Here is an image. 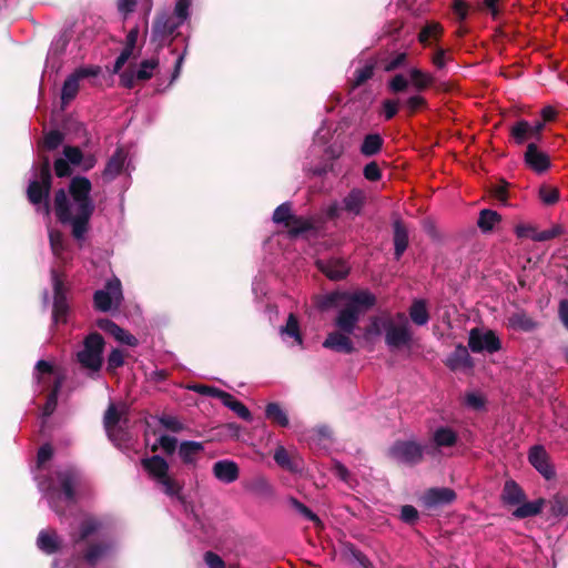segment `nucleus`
Here are the masks:
<instances>
[{
  "mask_svg": "<svg viewBox=\"0 0 568 568\" xmlns=\"http://www.w3.org/2000/svg\"><path fill=\"white\" fill-rule=\"evenodd\" d=\"M64 140V134L59 130H51L45 134L43 140V148L53 151L58 149Z\"/></svg>",
  "mask_w": 568,
  "mask_h": 568,
  "instance_id": "obj_56",
  "label": "nucleus"
},
{
  "mask_svg": "<svg viewBox=\"0 0 568 568\" xmlns=\"http://www.w3.org/2000/svg\"><path fill=\"white\" fill-rule=\"evenodd\" d=\"M69 313V304L65 298L53 300L52 318L55 324L67 323V316Z\"/></svg>",
  "mask_w": 568,
  "mask_h": 568,
  "instance_id": "obj_47",
  "label": "nucleus"
},
{
  "mask_svg": "<svg viewBox=\"0 0 568 568\" xmlns=\"http://www.w3.org/2000/svg\"><path fill=\"white\" fill-rule=\"evenodd\" d=\"M250 490L255 493V494H258V495H262V496H270L273 494V487L272 485L270 484V481L263 477V476H258V477H255L251 484H250Z\"/></svg>",
  "mask_w": 568,
  "mask_h": 568,
  "instance_id": "obj_52",
  "label": "nucleus"
},
{
  "mask_svg": "<svg viewBox=\"0 0 568 568\" xmlns=\"http://www.w3.org/2000/svg\"><path fill=\"white\" fill-rule=\"evenodd\" d=\"M387 456L400 464L415 466L424 459V447L414 440H396L387 450Z\"/></svg>",
  "mask_w": 568,
  "mask_h": 568,
  "instance_id": "obj_11",
  "label": "nucleus"
},
{
  "mask_svg": "<svg viewBox=\"0 0 568 568\" xmlns=\"http://www.w3.org/2000/svg\"><path fill=\"white\" fill-rule=\"evenodd\" d=\"M280 333L292 337L298 345L303 344V336L300 331V323L295 314L291 313L287 317L286 324L281 326Z\"/></svg>",
  "mask_w": 568,
  "mask_h": 568,
  "instance_id": "obj_42",
  "label": "nucleus"
},
{
  "mask_svg": "<svg viewBox=\"0 0 568 568\" xmlns=\"http://www.w3.org/2000/svg\"><path fill=\"white\" fill-rule=\"evenodd\" d=\"M437 447H452L457 442V434L449 427H439L433 434Z\"/></svg>",
  "mask_w": 568,
  "mask_h": 568,
  "instance_id": "obj_41",
  "label": "nucleus"
},
{
  "mask_svg": "<svg viewBox=\"0 0 568 568\" xmlns=\"http://www.w3.org/2000/svg\"><path fill=\"white\" fill-rule=\"evenodd\" d=\"M49 242L52 253L57 256L61 255L64 251L63 234L58 230H51L49 232Z\"/></svg>",
  "mask_w": 568,
  "mask_h": 568,
  "instance_id": "obj_59",
  "label": "nucleus"
},
{
  "mask_svg": "<svg viewBox=\"0 0 568 568\" xmlns=\"http://www.w3.org/2000/svg\"><path fill=\"white\" fill-rule=\"evenodd\" d=\"M158 445L162 448L165 455L171 456L178 447V439L169 435H162L158 439Z\"/></svg>",
  "mask_w": 568,
  "mask_h": 568,
  "instance_id": "obj_64",
  "label": "nucleus"
},
{
  "mask_svg": "<svg viewBox=\"0 0 568 568\" xmlns=\"http://www.w3.org/2000/svg\"><path fill=\"white\" fill-rule=\"evenodd\" d=\"M115 73H111V77H113ZM119 74V82L122 87L132 89L138 84H142L146 81H149L154 73H118ZM113 82V79L110 78L106 85H110Z\"/></svg>",
  "mask_w": 568,
  "mask_h": 568,
  "instance_id": "obj_37",
  "label": "nucleus"
},
{
  "mask_svg": "<svg viewBox=\"0 0 568 568\" xmlns=\"http://www.w3.org/2000/svg\"><path fill=\"white\" fill-rule=\"evenodd\" d=\"M212 471L215 478L225 484L234 483L240 477V468L237 464L229 459L214 463Z\"/></svg>",
  "mask_w": 568,
  "mask_h": 568,
  "instance_id": "obj_23",
  "label": "nucleus"
},
{
  "mask_svg": "<svg viewBox=\"0 0 568 568\" xmlns=\"http://www.w3.org/2000/svg\"><path fill=\"white\" fill-rule=\"evenodd\" d=\"M141 465L156 487L168 497L186 503L183 495L184 481L170 473L169 463L160 455L142 458Z\"/></svg>",
  "mask_w": 568,
  "mask_h": 568,
  "instance_id": "obj_4",
  "label": "nucleus"
},
{
  "mask_svg": "<svg viewBox=\"0 0 568 568\" xmlns=\"http://www.w3.org/2000/svg\"><path fill=\"white\" fill-rule=\"evenodd\" d=\"M203 450L202 443L185 440L180 444L178 454L185 465H194Z\"/></svg>",
  "mask_w": 568,
  "mask_h": 568,
  "instance_id": "obj_33",
  "label": "nucleus"
},
{
  "mask_svg": "<svg viewBox=\"0 0 568 568\" xmlns=\"http://www.w3.org/2000/svg\"><path fill=\"white\" fill-rule=\"evenodd\" d=\"M126 158L128 152L122 146L115 149L114 153L106 161L105 168L101 173V178L104 182H112L122 173Z\"/></svg>",
  "mask_w": 568,
  "mask_h": 568,
  "instance_id": "obj_19",
  "label": "nucleus"
},
{
  "mask_svg": "<svg viewBox=\"0 0 568 568\" xmlns=\"http://www.w3.org/2000/svg\"><path fill=\"white\" fill-rule=\"evenodd\" d=\"M468 347L473 353L486 351L493 354L497 352V335L494 331L483 332L478 327L471 328L468 337Z\"/></svg>",
  "mask_w": 568,
  "mask_h": 568,
  "instance_id": "obj_14",
  "label": "nucleus"
},
{
  "mask_svg": "<svg viewBox=\"0 0 568 568\" xmlns=\"http://www.w3.org/2000/svg\"><path fill=\"white\" fill-rule=\"evenodd\" d=\"M383 142V138L378 133L367 134L361 145V153L365 156H373L381 152Z\"/></svg>",
  "mask_w": 568,
  "mask_h": 568,
  "instance_id": "obj_40",
  "label": "nucleus"
},
{
  "mask_svg": "<svg viewBox=\"0 0 568 568\" xmlns=\"http://www.w3.org/2000/svg\"><path fill=\"white\" fill-rule=\"evenodd\" d=\"M51 280L53 286V300L65 298L67 287L64 285L63 275L55 268L51 270Z\"/></svg>",
  "mask_w": 568,
  "mask_h": 568,
  "instance_id": "obj_51",
  "label": "nucleus"
},
{
  "mask_svg": "<svg viewBox=\"0 0 568 568\" xmlns=\"http://www.w3.org/2000/svg\"><path fill=\"white\" fill-rule=\"evenodd\" d=\"M286 229L288 230V235L291 237H297L303 233L314 230L315 227L311 220L294 215Z\"/></svg>",
  "mask_w": 568,
  "mask_h": 568,
  "instance_id": "obj_44",
  "label": "nucleus"
},
{
  "mask_svg": "<svg viewBox=\"0 0 568 568\" xmlns=\"http://www.w3.org/2000/svg\"><path fill=\"white\" fill-rule=\"evenodd\" d=\"M122 301V285L116 277L108 281L103 290H98L93 294L94 308L100 312H109L113 306L118 308Z\"/></svg>",
  "mask_w": 568,
  "mask_h": 568,
  "instance_id": "obj_13",
  "label": "nucleus"
},
{
  "mask_svg": "<svg viewBox=\"0 0 568 568\" xmlns=\"http://www.w3.org/2000/svg\"><path fill=\"white\" fill-rule=\"evenodd\" d=\"M111 73H71L63 83L61 90L62 105L69 104L79 92L80 80H88L91 85L108 84Z\"/></svg>",
  "mask_w": 568,
  "mask_h": 568,
  "instance_id": "obj_12",
  "label": "nucleus"
},
{
  "mask_svg": "<svg viewBox=\"0 0 568 568\" xmlns=\"http://www.w3.org/2000/svg\"><path fill=\"white\" fill-rule=\"evenodd\" d=\"M408 315L415 325H426L430 318L427 302L423 298L414 300L408 308Z\"/></svg>",
  "mask_w": 568,
  "mask_h": 568,
  "instance_id": "obj_34",
  "label": "nucleus"
},
{
  "mask_svg": "<svg viewBox=\"0 0 568 568\" xmlns=\"http://www.w3.org/2000/svg\"><path fill=\"white\" fill-rule=\"evenodd\" d=\"M528 460L531 466L546 479L555 477V468L550 463V457L547 450L541 445L530 447L528 452Z\"/></svg>",
  "mask_w": 568,
  "mask_h": 568,
  "instance_id": "obj_15",
  "label": "nucleus"
},
{
  "mask_svg": "<svg viewBox=\"0 0 568 568\" xmlns=\"http://www.w3.org/2000/svg\"><path fill=\"white\" fill-rule=\"evenodd\" d=\"M497 224V211L490 209H484L479 212V217L477 220V226L481 231V233L487 234L494 231L495 225Z\"/></svg>",
  "mask_w": 568,
  "mask_h": 568,
  "instance_id": "obj_43",
  "label": "nucleus"
},
{
  "mask_svg": "<svg viewBox=\"0 0 568 568\" xmlns=\"http://www.w3.org/2000/svg\"><path fill=\"white\" fill-rule=\"evenodd\" d=\"M363 175L367 181L377 182L382 179V170L377 162L372 161L364 166Z\"/></svg>",
  "mask_w": 568,
  "mask_h": 568,
  "instance_id": "obj_62",
  "label": "nucleus"
},
{
  "mask_svg": "<svg viewBox=\"0 0 568 568\" xmlns=\"http://www.w3.org/2000/svg\"><path fill=\"white\" fill-rule=\"evenodd\" d=\"M191 0H176L172 12L159 13L153 22L152 36L159 42L168 41L190 18Z\"/></svg>",
  "mask_w": 568,
  "mask_h": 568,
  "instance_id": "obj_6",
  "label": "nucleus"
},
{
  "mask_svg": "<svg viewBox=\"0 0 568 568\" xmlns=\"http://www.w3.org/2000/svg\"><path fill=\"white\" fill-rule=\"evenodd\" d=\"M102 524L100 520L93 517L84 518L80 525L78 532L71 535V540L74 545H79L89 539L93 534H95Z\"/></svg>",
  "mask_w": 568,
  "mask_h": 568,
  "instance_id": "obj_32",
  "label": "nucleus"
},
{
  "mask_svg": "<svg viewBox=\"0 0 568 568\" xmlns=\"http://www.w3.org/2000/svg\"><path fill=\"white\" fill-rule=\"evenodd\" d=\"M453 88V82H438L433 73H396L387 82L388 92L402 97V108L406 109L408 115L427 108V100L422 92L428 89L438 93L449 92Z\"/></svg>",
  "mask_w": 568,
  "mask_h": 568,
  "instance_id": "obj_2",
  "label": "nucleus"
},
{
  "mask_svg": "<svg viewBox=\"0 0 568 568\" xmlns=\"http://www.w3.org/2000/svg\"><path fill=\"white\" fill-rule=\"evenodd\" d=\"M36 378L38 384L42 386V389L50 388L42 410L43 416L49 417L57 408L58 397L65 376L62 373H55L53 365L49 362L40 359L36 364Z\"/></svg>",
  "mask_w": 568,
  "mask_h": 568,
  "instance_id": "obj_7",
  "label": "nucleus"
},
{
  "mask_svg": "<svg viewBox=\"0 0 568 568\" xmlns=\"http://www.w3.org/2000/svg\"><path fill=\"white\" fill-rule=\"evenodd\" d=\"M349 335L351 334L344 333L341 329L328 333L323 342V347L342 354H352L355 352V347Z\"/></svg>",
  "mask_w": 568,
  "mask_h": 568,
  "instance_id": "obj_21",
  "label": "nucleus"
},
{
  "mask_svg": "<svg viewBox=\"0 0 568 568\" xmlns=\"http://www.w3.org/2000/svg\"><path fill=\"white\" fill-rule=\"evenodd\" d=\"M365 193L361 189L351 190L343 199V209L355 215H359L365 204Z\"/></svg>",
  "mask_w": 568,
  "mask_h": 568,
  "instance_id": "obj_35",
  "label": "nucleus"
},
{
  "mask_svg": "<svg viewBox=\"0 0 568 568\" xmlns=\"http://www.w3.org/2000/svg\"><path fill=\"white\" fill-rule=\"evenodd\" d=\"M65 161L73 165H80L83 160V153L78 146L67 145L63 149Z\"/></svg>",
  "mask_w": 568,
  "mask_h": 568,
  "instance_id": "obj_60",
  "label": "nucleus"
},
{
  "mask_svg": "<svg viewBox=\"0 0 568 568\" xmlns=\"http://www.w3.org/2000/svg\"><path fill=\"white\" fill-rule=\"evenodd\" d=\"M68 41V37L64 33L58 36L52 41L47 57V68L51 69V71H59L62 67L59 63V58L64 52Z\"/></svg>",
  "mask_w": 568,
  "mask_h": 568,
  "instance_id": "obj_30",
  "label": "nucleus"
},
{
  "mask_svg": "<svg viewBox=\"0 0 568 568\" xmlns=\"http://www.w3.org/2000/svg\"><path fill=\"white\" fill-rule=\"evenodd\" d=\"M37 546L42 552L53 555L60 551L62 544L54 529H43L38 535Z\"/></svg>",
  "mask_w": 568,
  "mask_h": 568,
  "instance_id": "obj_28",
  "label": "nucleus"
},
{
  "mask_svg": "<svg viewBox=\"0 0 568 568\" xmlns=\"http://www.w3.org/2000/svg\"><path fill=\"white\" fill-rule=\"evenodd\" d=\"M544 128L545 123L542 121H536L534 123L520 121L513 128L511 134L517 143H524L529 139L539 140Z\"/></svg>",
  "mask_w": 568,
  "mask_h": 568,
  "instance_id": "obj_22",
  "label": "nucleus"
},
{
  "mask_svg": "<svg viewBox=\"0 0 568 568\" xmlns=\"http://www.w3.org/2000/svg\"><path fill=\"white\" fill-rule=\"evenodd\" d=\"M294 214L291 212V204L288 202L282 203L278 205L273 213V222L276 224H284V226H288L291 221L293 220Z\"/></svg>",
  "mask_w": 568,
  "mask_h": 568,
  "instance_id": "obj_46",
  "label": "nucleus"
},
{
  "mask_svg": "<svg viewBox=\"0 0 568 568\" xmlns=\"http://www.w3.org/2000/svg\"><path fill=\"white\" fill-rule=\"evenodd\" d=\"M341 301H344L345 305L337 313L334 325L337 329L348 334L354 333L361 315L373 308L377 303L376 296L368 290H358L353 293L335 291L323 296L320 308L334 307Z\"/></svg>",
  "mask_w": 568,
  "mask_h": 568,
  "instance_id": "obj_3",
  "label": "nucleus"
},
{
  "mask_svg": "<svg viewBox=\"0 0 568 568\" xmlns=\"http://www.w3.org/2000/svg\"><path fill=\"white\" fill-rule=\"evenodd\" d=\"M124 365V354L121 349L114 348L106 359V372L114 374L115 371Z\"/></svg>",
  "mask_w": 568,
  "mask_h": 568,
  "instance_id": "obj_53",
  "label": "nucleus"
},
{
  "mask_svg": "<svg viewBox=\"0 0 568 568\" xmlns=\"http://www.w3.org/2000/svg\"><path fill=\"white\" fill-rule=\"evenodd\" d=\"M446 367L453 372H470L474 366V359L469 355L468 348L463 344H458L455 349L444 361Z\"/></svg>",
  "mask_w": 568,
  "mask_h": 568,
  "instance_id": "obj_17",
  "label": "nucleus"
},
{
  "mask_svg": "<svg viewBox=\"0 0 568 568\" xmlns=\"http://www.w3.org/2000/svg\"><path fill=\"white\" fill-rule=\"evenodd\" d=\"M123 418V413H120L114 404H110L103 416L104 429L121 426L120 422Z\"/></svg>",
  "mask_w": 568,
  "mask_h": 568,
  "instance_id": "obj_48",
  "label": "nucleus"
},
{
  "mask_svg": "<svg viewBox=\"0 0 568 568\" xmlns=\"http://www.w3.org/2000/svg\"><path fill=\"white\" fill-rule=\"evenodd\" d=\"M509 324L515 329L531 332L537 327V323L525 313H516L509 318Z\"/></svg>",
  "mask_w": 568,
  "mask_h": 568,
  "instance_id": "obj_45",
  "label": "nucleus"
},
{
  "mask_svg": "<svg viewBox=\"0 0 568 568\" xmlns=\"http://www.w3.org/2000/svg\"><path fill=\"white\" fill-rule=\"evenodd\" d=\"M112 545L108 541L90 542L82 554L83 560L89 566H95L111 550Z\"/></svg>",
  "mask_w": 568,
  "mask_h": 568,
  "instance_id": "obj_29",
  "label": "nucleus"
},
{
  "mask_svg": "<svg viewBox=\"0 0 568 568\" xmlns=\"http://www.w3.org/2000/svg\"><path fill=\"white\" fill-rule=\"evenodd\" d=\"M105 432L109 439L118 447L129 440V434L123 426L112 427L111 429H105Z\"/></svg>",
  "mask_w": 568,
  "mask_h": 568,
  "instance_id": "obj_58",
  "label": "nucleus"
},
{
  "mask_svg": "<svg viewBox=\"0 0 568 568\" xmlns=\"http://www.w3.org/2000/svg\"><path fill=\"white\" fill-rule=\"evenodd\" d=\"M159 423L173 433H180L184 429V425L174 416L162 415Z\"/></svg>",
  "mask_w": 568,
  "mask_h": 568,
  "instance_id": "obj_63",
  "label": "nucleus"
},
{
  "mask_svg": "<svg viewBox=\"0 0 568 568\" xmlns=\"http://www.w3.org/2000/svg\"><path fill=\"white\" fill-rule=\"evenodd\" d=\"M442 28L438 23L425 26L419 33V41L425 45H430L440 33Z\"/></svg>",
  "mask_w": 568,
  "mask_h": 568,
  "instance_id": "obj_49",
  "label": "nucleus"
},
{
  "mask_svg": "<svg viewBox=\"0 0 568 568\" xmlns=\"http://www.w3.org/2000/svg\"><path fill=\"white\" fill-rule=\"evenodd\" d=\"M402 97L396 95L395 99H386L382 103L383 114L385 120H392L398 112V109L402 106Z\"/></svg>",
  "mask_w": 568,
  "mask_h": 568,
  "instance_id": "obj_54",
  "label": "nucleus"
},
{
  "mask_svg": "<svg viewBox=\"0 0 568 568\" xmlns=\"http://www.w3.org/2000/svg\"><path fill=\"white\" fill-rule=\"evenodd\" d=\"M91 191V181L77 175L69 183L71 202L64 189H59L54 193L55 216L60 223L71 225L75 240H82L90 229V220L95 210Z\"/></svg>",
  "mask_w": 568,
  "mask_h": 568,
  "instance_id": "obj_1",
  "label": "nucleus"
},
{
  "mask_svg": "<svg viewBox=\"0 0 568 568\" xmlns=\"http://www.w3.org/2000/svg\"><path fill=\"white\" fill-rule=\"evenodd\" d=\"M139 38V28L135 27L129 31L125 38L124 48L121 51L120 55L115 60L114 70H121L125 63L135 55V51L138 49L136 42Z\"/></svg>",
  "mask_w": 568,
  "mask_h": 568,
  "instance_id": "obj_26",
  "label": "nucleus"
},
{
  "mask_svg": "<svg viewBox=\"0 0 568 568\" xmlns=\"http://www.w3.org/2000/svg\"><path fill=\"white\" fill-rule=\"evenodd\" d=\"M394 257L399 261L408 247V230L405 223L397 219L393 223Z\"/></svg>",
  "mask_w": 568,
  "mask_h": 568,
  "instance_id": "obj_25",
  "label": "nucleus"
},
{
  "mask_svg": "<svg viewBox=\"0 0 568 568\" xmlns=\"http://www.w3.org/2000/svg\"><path fill=\"white\" fill-rule=\"evenodd\" d=\"M52 189V173L49 156L44 155L41 163L34 168L33 179L30 180L26 194L32 205L50 200Z\"/></svg>",
  "mask_w": 568,
  "mask_h": 568,
  "instance_id": "obj_9",
  "label": "nucleus"
},
{
  "mask_svg": "<svg viewBox=\"0 0 568 568\" xmlns=\"http://www.w3.org/2000/svg\"><path fill=\"white\" fill-rule=\"evenodd\" d=\"M396 318L400 323L396 324L390 316H386L383 322L385 343L392 349L408 347L413 342V333L406 315L397 313Z\"/></svg>",
  "mask_w": 568,
  "mask_h": 568,
  "instance_id": "obj_10",
  "label": "nucleus"
},
{
  "mask_svg": "<svg viewBox=\"0 0 568 568\" xmlns=\"http://www.w3.org/2000/svg\"><path fill=\"white\" fill-rule=\"evenodd\" d=\"M290 503L294 507V509H296L305 518L314 523L316 526H322L320 517L315 513H313L306 505H304L294 497L290 499Z\"/></svg>",
  "mask_w": 568,
  "mask_h": 568,
  "instance_id": "obj_55",
  "label": "nucleus"
},
{
  "mask_svg": "<svg viewBox=\"0 0 568 568\" xmlns=\"http://www.w3.org/2000/svg\"><path fill=\"white\" fill-rule=\"evenodd\" d=\"M190 388L201 395L210 396V397L217 398V399H221V397L224 393V390H222L220 388H216L214 386L204 385V384H195V385L191 386Z\"/></svg>",
  "mask_w": 568,
  "mask_h": 568,
  "instance_id": "obj_61",
  "label": "nucleus"
},
{
  "mask_svg": "<svg viewBox=\"0 0 568 568\" xmlns=\"http://www.w3.org/2000/svg\"><path fill=\"white\" fill-rule=\"evenodd\" d=\"M139 38V28L135 27L129 31L125 38L124 48L121 51L120 55L115 60L114 70H121L125 63L135 55V51L138 49L136 42Z\"/></svg>",
  "mask_w": 568,
  "mask_h": 568,
  "instance_id": "obj_27",
  "label": "nucleus"
},
{
  "mask_svg": "<svg viewBox=\"0 0 568 568\" xmlns=\"http://www.w3.org/2000/svg\"><path fill=\"white\" fill-rule=\"evenodd\" d=\"M343 556L352 562H357L363 568H374L371 560L351 542L344 544Z\"/></svg>",
  "mask_w": 568,
  "mask_h": 568,
  "instance_id": "obj_38",
  "label": "nucleus"
},
{
  "mask_svg": "<svg viewBox=\"0 0 568 568\" xmlns=\"http://www.w3.org/2000/svg\"><path fill=\"white\" fill-rule=\"evenodd\" d=\"M316 267L331 281H342L347 277L351 266L342 257H332L328 260H317Z\"/></svg>",
  "mask_w": 568,
  "mask_h": 568,
  "instance_id": "obj_16",
  "label": "nucleus"
},
{
  "mask_svg": "<svg viewBox=\"0 0 568 568\" xmlns=\"http://www.w3.org/2000/svg\"><path fill=\"white\" fill-rule=\"evenodd\" d=\"M564 233V229L560 225H554L548 230L538 231L534 233L532 241L535 242H546L552 240Z\"/></svg>",
  "mask_w": 568,
  "mask_h": 568,
  "instance_id": "obj_57",
  "label": "nucleus"
},
{
  "mask_svg": "<svg viewBox=\"0 0 568 568\" xmlns=\"http://www.w3.org/2000/svg\"><path fill=\"white\" fill-rule=\"evenodd\" d=\"M265 416L273 424L281 427H287L290 424L287 414L278 403H268L265 407Z\"/></svg>",
  "mask_w": 568,
  "mask_h": 568,
  "instance_id": "obj_39",
  "label": "nucleus"
},
{
  "mask_svg": "<svg viewBox=\"0 0 568 568\" xmlns=\"http://www.w3.org/2000/svg\"><path fill=\"white\" fill-rule=\"evenodd\" d=\"M539 199L545 205H554L559 201V190L557 187L544 184L539 187Z\"/></svg>",
  "mask_w": 568,
  "mask_h": 568,
  "instance_id": "obj_50",
  "label": "nucleus"
},
{
  "mask_svg": "<svg viewBox=\"0 0 568 568\" xmlns=\"http://www.w3.org/2000/svg\"><path fill=\"white\" fill-rule=\"evenodd\" d=\"M501 499L505 506L515 507L511 515L517 519H525L539 515L545 506V499L526 500L523 488L513 479L505 481Z\"/></svg>",
  "mask_w": 568,
  "mask_h": 568,
  "instance_id": "obj_5",
  "label": "nucleus"
},
{
  "mask_svg": "<svg viewBox=\"0 0 568 568\" xmlns=\"http://www.w3.org/2000/svg\"><path fill=\"white\" fill-rule=\"evenodd\" d=\"M64 498L69 503L75 501L74 487L80 484L81 475L75 468H67L57 473Z\"/></svg>",
  "mask_w": 568,
  "mask_h": 568,
  "instance_id": "obj_20",
  "label": "nucleus"
},
{
  "mask_svg": "<svg viewBox=\"0 0 568 568\" xmlns=\"http://www.w3.org/2000/svg\"><path fill=\"white\" fill-rule=\"evenodd\" d=\"M105 341L98 332H92L83 339V347L77 353V362L91 378H95L103 366Z\"/></svg>",
  "mask_w": 568,
  "mask_h": 568,
  "instance_id": "obj_8",
  "label": "nucleus"
},
{
  "mask_svg": "<svg viewBox=\"0 0 568 568\" xmlns=\"http://www.w3.org/2000/svg\"><path fill=\"white\" fill-rule=\"evenodd\" d=\"M273 458L275 463L285 470L296 473L302 468V460L297 456L291 455L284 446H277Z\"/></svg>",
  "mask_w": 568,
  "mask_h": 568,
  "instance_id": "obj_31",
  "label": "nucleus"
},
{
  "mask_svg": "<svg viewBox=\"0 0 568 568\" xmlns=\"http://www.w3.org/2000/svg\"><path fill=\"white\" fill-rule=\"evenodd\" d=\"M220 400L224 406L234 412L240 418L246 422L252 419V414L248 408L230 393L224 392Z\"/></svg>",
  "mask_w": 568,
  "mask_h": 568,
  "instance_id": "obj_36",
  "label": "nucleus"
},
{
  "mask_svg": "<svg viewBox=\"0 0 568 568\" xmlns=\"http://www.w3.org/2000/svg\"><path fill=\"white\" fill-rule=\"evenodd\" d=\"M456 499V493L452 488H430L425 493L424 503L427 507L449 505Z\"/></svg>",
  "mask_w": 568,
  "mask_h": 568,
  "instance_id": "obj_24",
  "label": "nucleus"
},
{
  "mask_svg": "<svg viewBox=\"0 0 568 568\" xmlns=\"http://www.w3.org/2000/svg\"><path fill=\"white\" fill-rule=\"evenodd\" d=\"M524 159L526 165L538 174L546 172L550 166L548 154L541 151L535 142L527 145Z\"/></svg>",
  "mask_w": 568,
  "mask_h": 568,
  "instance_id": "obj_18",
  "label": "nucleus"
}]
</instances>
